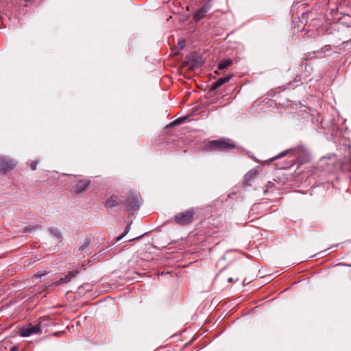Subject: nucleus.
I'll list each match as a JSON object with an SVG mask.
<instances>
[{
	"label": "nucleus",
	"instance_id": "obj_1",
	"mask_svg": "<svg viewBox=\"0 0 351 351\" xmlns=\"http://www.w3.org/2000/svg\"><path fill=\"white\" fill-rule=\"evenodd\" d=\"M235 147L234 143L230 139L221 138L211 141L208 143V148L217 151H228Z\"/></svg>",
	"mask_w": 351,
	"mask_h": 351
},
{
	"label": "nucleus",
	"instance_id": "obj_2",
	"mask_svg": "<svg viewBox=\"0 0 351 351\" xmlns=\"http://www.w3.org/2000/svg\"><path fill=\"white\" fill-rule=\"evenodd\" d=\"M142 202L141 197L138 194L130 191L127 195L125 205L128 211H136L140 208Z\"/></svg>",
	"mask_w": 351,
	"mask_h": 351
},
{
	"label": "nucleus",
	"instance_id": "obj_3",
	"mask_svg": "<svg viewBox=\"0 0 351 351\" xmlns=\"http://www.w3.org/2000/svg\"><path fill=\"white\" fill-rule=\"evenodd\" d=\"M195 215L194 208H189L184 212L179 213L174 216V221L180 226H186L193 221Z\"/></svg>",
	"mask_w": 351,
	"mask_h": 351
},
{
	"label": "nucleus",
	"instance_id": "obj_4",
	"mask_svg": "<svg viewBox=\"0 0 351 351\" xmlns=\"http://www.w3.org/2000/svg\"><path fill=\"white\" fill-rule=\"evenodd\" d=\"M40 333H41L40 322L35 325H29L26 328H23L20 331V335L25 337Z\"/></svg>",
	"mask_w": 351,
	"mask_h": 351
},
{
	"label": "nucleus",
	"instance_id": "obj_5",
	"mask_svg": "<svg viewBox=\"0 0 351 351\" xmlns=\"http://www.w3.org/2000/svg\"><path fill=\"white\" fill-rule=\"evenodd\" d=\"M16 166V162L10 158L0 157V172H6L12 169Z\"/></svg>",
	"mask_w": 351,
	"mask_h": 351
},
{
	"label": "nucleus",
	"instance_id": "obj_6",
	"mask_svg": "<svg viewBox=\"0 0 351 351\" xmlns=\"http://www.w3.org/2000/svg\"><path fill=\"white\" fill-rule=\"evenodd\" d=\"M78 274V271H70L67 275L64 277L61 278L60 279L56 280L53 284L56 286L61 285L63 284L68 283L71 281V280L75 277Z\"/></svg>",
	"mask_w": 351,
	"mask_h": 351
},
{
	"label": "nucleus",
	"instance_id": "obj_7",
	"mask_svg": "<svg viewBox=\"0 0 351 351\" xmlns=\"http://www.w3.org/2000/svg\"><path fill=\"white\" fill-rule=\"evenodd\" d=\"M90 180H79L74 186V190L76 193H79L84 191L89 185Z\"/></svg>",
	"mask_w": 351,
	"mask_h": 351
},
{
	"label": "nucleus",
	"instance_id": "obj_8",
	"mask_svg": "<svg viewBox=\"0 0 351 351\" xmlns=\"http://www.w3.org/2000/svg\"><path fill=\"white\" fill-rule=\"evenodd\" d=\"M209 10L208 6H203L199 8L194 14L193 19L196 21H199L202 19H203L205 16V14L208 12Z\"/></svg>",
	"mask_w": 351,
	"mask_h": 351
},
{
	"label": "nucleus",
	"instance_id": "obj_9",
	"mask_svg": "<svg viewBox=\"0 0 351 351\" xmlns=\"http://www.w3.org/2000/svg\"><path fill=\"white\" fill-rule=\"evenodd\" d=\"M232 78V75L226 77H220L217 81L213 82L211 86V90H215L220 87L223 84L228 82Z\"/></svg>",
	"mask_w": 351,
	"mask_h": 351
},
{
	"label": "nucleus",
	"instance_id": "obj_10",
	"mask_svg": "<svg viewBox=\"0 0 351 351\" xmlns=\"http://www.w3.org/2000/svg\"><path fill=\"white\" fill-rule=\"evenodd\" d=\"M49 232L58 242H60L62 241V234L59 229L51 227L49 228Z\"/></svg>",
	"mask_w": 351,
	"mask_h": 351
},
{
	"label": "nucleus",
	"instance_id": "obj_11",
	"mask_svg": "<svg viewBox=\"0 0 351 351\" xmlns=\"http://www.w3.org/2000/svg\"><path fill=\"white\" fill-rule=\"evenodd\" d=\"M105 205L108 208H113L119 205V203L117 202V195H112L110 196L108 199H106L105 202Z\"/></svg>",
	"mask_w": 351,
	"mask_h": 351
},
{
	"label": "nucleus",
	"instance_id": "obj_12",
	"mask_svg": "<svg viewBox=\"0 0 351 351\" xmlns=\"http://www.w3.org/2000/svg\"><path fill=\"white\" fill-rule=\"evenodd\" d=\"M90 239L87 237L85 239L83 243H82L76 250L75 252L77 255H79L80 253L84 252L90 245Z\"/></svg>",
	"mask_w": 351,
	"mask_h": 351
},
{
	"label": "nucleus",
	"instance_id": "obj_13",
	"mask_svg": "<svg viewBox=\"0 0 351 351\" xmlns=\"http://www.w3.org/2000/svg\"><path fill=\"white\" fill-rule=\"evenodd\" d=\"M256 174V170L255 169H252L250 170V171H248L245 176V182L247 184H249L250 185V182L252 180V178H254V176Z\"/></svg>",
	"mask_w": 351,
	"mask_h": 351
},
{
	"label": "nucleus",
	"instance_id": "obj_14",
	"mask_svg": "<svg viewBox=\"0 0 351 351\" xmlns=\"http://www.w3.org/2000/svg\"><path fill=\"white\" fill-rule=\"evenodd\" d=\"M232 64V60H231L230 59L221 60L218 64V69L219 70H223V69H226V67L229 66L230 65H231Z\"/></svg>",
	"mask_w": 351,
	"mask_h": 351
},
{
	"label": "nucleus",
	"instance_id": "obj_15",
	"mask_svg": "<svg viewBox=\"0 0 351 351\" xmlns=\"http://www.w3.org/2000/svg\"><path fill=\"white\" fill-rule=\"evenodd\" d=\"M40 228V226H39V225H35L34 226H26V227L24 228L23 232H29L32 230H36V229H38Z\"/></svg>",
	"mask_w": 351,
	"mask_h": 351
},
{
	"label": "nucleus",
	"instance_id": "obj_16",
	"mask_svg": "<svg viewBox=\"0 0 351 351\" xmlns=\"http://www.w3.org/2000/svg\"><path fill=\"white\" fill-rule=\"evenodd\" d=\"M288 153H293V151L292 150H285L281 153H280L278 155H277L276 156L274 157L272 159L273 160H276V159H278V158H282V157H284L285 156H286Z\"/></svg>",
	"mask_w": 351,
	"mask_h": 351
},
{
	"label": "nucleus",
	"instance_id": "obj_17",
	"mask_svg": "<svg viewBox=\"0 0 351 351\" xmlns=\"http://www.w3.org/2000/svg\"><path fill=\"white\" fill-rule=\"evenodd\" d=\"M48 274L47 271H40L33 276V278H41L46 276Z\"/></svg>",
	"mask_w": 351,
	"mask_h": 351
},
{
	"label": "nucleus",
	"instance_id": "obj_18",
	"mask_svg": "<svg viewBox=\"0 0 351 351\" xmlns=\"http://www.w3.org/2000/svg\"><path fill=\"white\" fill-rule=\"evenodd\" d=\"M130 225H128L125 229V230L124 231V232L123 234H121L120 236H119L117 237V241H120L121 239H122L125 235L126 234L129 232L130 230Z\"/></svg>",
	"mask_w": 351,
	"mask_h": 351
},
{
	"label": "nucleus",
	"instance_id": "obj_19",
	"mask_svg": "<svg viewBox=\"0 0 351 351\" xmlns=\"http://www.w3.org/2000/svg\"><path fill=\"white\" fill-rule=\"evenodd\" d=\"M184 47H185V40H180L178 43V48L180 50H182L184 48Z\"/></svg>",
	"mask_w": 351,
	"mask_h": 351
},
{
	"label": "nucleus",
	"instance_id": "obj_20",
	"mask_svg": "<svg viewBox=\"0 0 351 351\" xmlns=\"http://www.w3.org/2000/svg\"><path fill=\"white\" fill-rule=\"evenodd\" d=\"M294 165H295L294 161L293 160H291L290 162H288L287 165L281 167V168L282 169H288V168H290V167H293Z\"/></svg>",
	"mask_w": 351,
	"mask_h": 351
},
{
	"label": "nucleus",
	"instance_id": "obj_21",
	"mask_svg": "<svg viewBox=\"0 0 351 351\" xmlns=\"http://www.w3.org/2000/svg\"><path fill=\"white\" fill-rule=\"evenodd\" d=\"M37 167V162L36 161H32L30 164V168L32 171H35Z\"/></svg>",
	"mask_w": 351,
	"mask_h": 351
},
{
	"label": "nucleus",
	"instance_id": "obj_22",
	"mask_svg": "<svg viewBox=\"0 0 351 351\" xmlns=\"http://www.w3.org/2000/svg\"><path fill=\"white\" fill-rule=\"evenodd\" d=\"M10 351H20L19 348L14 346V347H12Z\"/></svg>",
	"mask_w": 351,
	"mask_h": 351
},
{
	"label": "nucleus",
	"instance_id": "obj_23",
	"mask_svg": "<svg viewBox=\"0 0 351 351\" xmlns=\"http://www.w3.org/2000/svg\"><path fill=\"white\" fill-rule=\"evenodd\" d=\"M228 282H233V278H229L228 279Z\"/></svg>",
	"mask_w": 351,
	"mask_h": 351
},
{
	"label": "nucleus",
	"instance_id": "obj_24",
	"mask_svg": "<svg viewBox=\"0 0 351 351\" xmlns=\"http://www.w3.org/2000/svg\"><path fill=\"white\" fill-rule=\"evenodd\" d=\"M176 123H181V121H180V119H177V120L176 121Z\"/></svg>",
	"mask_w": 351,
	"mask_h": 351
}]
</instances>
